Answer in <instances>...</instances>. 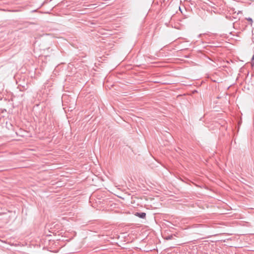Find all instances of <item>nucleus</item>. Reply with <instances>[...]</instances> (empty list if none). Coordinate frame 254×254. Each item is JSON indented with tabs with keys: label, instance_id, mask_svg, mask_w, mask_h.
<instances>
[{
	"label": "nucleus",
	"instance_id": "nucleus-2",
	"mask_svg": "<svg viewBox=\"0 0 254 254\" xmlns=\"http://www.w3.org/2000/svg\"><path fill=\"white\" fill-rule=\"evenodd\" d=\"M174 238V236L172 235H169L168 236H167L165 239L167 240H171L172 239H173Z\"/></svg>",
	"mask_w": 254,
	"mask_h": 254
},
{
	"label": "nucleus",
	"instance_id": "nucleus-1",
	"mask_svg": "<svg viewBox=\"0 0 254 254\" xmlns=\"http://www.w3.org/2000/svg\"><path fill=\"white\" fill-rule=\"evenodd\" d=\"M134 215L142 219L145 218L146 217V213L145 212H136Z\"/></svg>",
	"mask_w": 254,
	"mask_h": 254
},
{
	"label": "nucleus",
	"instance_id": "nucleus-3",
	"mask_svg": "<svg viewBox=\"0 0 254 254\" xmlns=\"http://www.w3.org/2000/svg\"><path fill=\"white\" fill-rule=\"evenodd\" d=\"M247 20H248L249 21L251 22V24L252 23V22H253V20H252V19L251 18L249 17L248 18H247Z\"/></svg>",
	"mask_w": 254,
	"mask_h": 254
},
{
	"label": "nucleus",
	"instance_id": "nucleus-4",
	"mask_svg": "<svg viewBox=\"0 0 254 254\" xmlns=\"http://www.w3.org/2000/svg\"><path fill=\"white\" fill-rule=\"evenodd\" d=\"M253 60H254V55L253 56L252 58V61H253Z\"/></svg>",
	"mask_w": 254,
	"mask_h": 254
}]
</instances>
